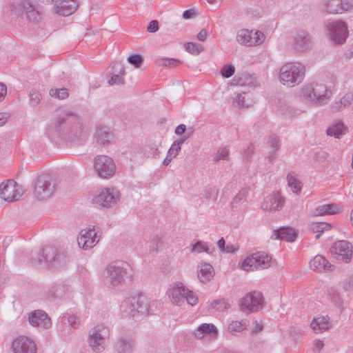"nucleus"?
I'll use <instances>...</instances> for the list:
<instances>
[{"label":"nucleus","instance_id":"1","mask_svg":"<svg viewBox=\"0 0 353 353\" xmlns=\"http://www.w3.org/2000/svg\"><path fill=\"white\" fill-rule=\"evenodd\" d=\"M46 134L52 141H74L83 134V122L76 113L61 108L57 110L55 117L46 128Z\"/></svg>","mask_w":353,"mask_h":353},{"label":"nucleus","instance_id":"2","mask_svg":"<svg viewBox=\"0 0 353 353\" xmlns=\"http://www.w3.org/2000/svg\"><path fill=\"white\" fill-rule=\"evenodd\" d=\"M130 276V267L123 261L110 263L105 270V283L110 288L121 285L125 279Z\"/></svg>","mask_w":353,"mask_h":353},{"label":"nucleus","instance_id":"3","mask_svg":"<svg viewBox=\"0 0 353 353\" xmlns=\"http://www.w3.org/2000/svg\"><path fill=\"white\" fill-rule=\"evenodd\" d=\"M303 97L312 103L323 105L327 103L332 92L322 83L312 82L302 88Z\"/></svg>","mask_w":353,"mask_h":353},{"label":"nucleus","instance_id":"4","mask_svg":"<svg viewBox=\"0 0 353 353\" xmlns=\"http://www.w3.org/2000/svg\"><path fill=\"white\" fill-rule=\"evenodd\" d=\"M305 73V69L302 64L288 63L281 67L279 77L283 84L292 87L303 81Z\"/></svg>","mask_w":353,"mask_h":353},{"label":"nucleus","instance_id":"5","mask_svg":"<svg viewBox=\"0 0 353 353\" xmlns=\"http://www.w3.org/2000/svg\"><path fill=\"white\" fill-rule=\"evenodd\" d=\"M55 190V181L48 174L39 175L34 183V194L39 200L50 198Z\"/></svg>","mask_w":353,"mask_h":353},{"label":"nucleus","instance_id":"6","mask_svg":"<svg viewBox=\"0 0 353 353\" xmlns=\"http://www.w3.org/2000/svg\"><path fill=\"white\" fill-rule=\"evenodd\" d=\"M110 336L109 328L104 325H97L90 330L88 342L94 352H102L105 349V340Z\"/></svg>","mask_w":353,"mask_h":353},{"label":"nucleus","instance_id":"7","mask_svg":"<svg viewBox=\"0 0 353 353\" xmlns=\"http://www.w3.org/2000/svg\"><path fill=\"white\" fill-rule=\"evenodd\" d=\"M123 312L130 316L136 314H145L148 312V304L144 296L139 294L125 299L121 305Z\"/></svg>","mask_w":353,"mask_h":353},{"label":"nucleus","instance_id":"8","mask_svg":"<svg viewBox=\"0 0 353 353\" xmlns=\"http://www.w3.org/2000/svg\"><path fill=\"white\" fill-rule=\"evenodd\" d=\"M94 168L100 178L110 179L115 173L116 165L111 157L98 155L94 158Z\"/></svg>","mask_w":353,"mask_h":353},{"label":"nucleus","instance_id":"9","mask_svg":"<svg viewBox=\"0 0 353 353\" xmlns=\"http://www.w3.org/2000/svg\"><path fill=\"white\" fill-rule=\"evenodd\" d=\"M271 258L265 253H254L242 262L241 268L247 272L264 270L270 266Z\"/></svg>","mask_w":353,"mask_h":353},{"label":"nucleus","instance_id":"10","mask_svg":"<svg viewBox=\"0 0 353 353\" xmlns=\"http://www.w3.org/2000/svg\"><path fill=\"white\" fill-rule=\"evenodd\" d=\"M325 30L330 38L336 43H343L347 37V27L343 21H327L325 23Z\"/></svg>","mask_w":353,"mask_h":353},{"label":"nucleus","instance_id":"11","mask_svg":"<svg viewBox=\"0 0 353 353\" xmlns=\"http://www.w3.org/2000/svg\"><path fill=\"white\" fill-rule=\"evenodd\" d=\"M32 261L36 265H40L42 263H50L54 262L59 265H62L63 262L66 260L63 254L58 253L57 248L47 245L41 250L39 256L37 259H32Z\"/></svg>","mask_w":353,"mask_h":353},{"label":"nucleus","instance_id":"12","mask_svg":"<svg viewBox=\"0 0 353 353\" xmlns=\"http://www.w3.org/2000/svg\"><path fill=\"white\" fill-rule=\"evenodd\" d=\"M120 192L115 188H105L93 199L97 207L110 208L120 199Z\"/></svg>","mask_w":353,"mask_h":353},{"label":"nucleus","instance_id":"13","mask_svg":"<svg viewBox=\"0 0 353 353\" xmlns=\"http://www.w3.org/2000/svg\"><path fill=\"white\" fill-rule=\"evenodd\" d=\"M263 296L259 292L248 293L239 301V307L243 312H255L262 309Z\"/></svg>","mask_w":353,"mask_h":353},{"label":"nucleus","instance_id":"14","mask_svg":"<svg viewBox=\"0 0 353 353\" xmlns=\"http://www.w3.org/2000/svg\"><path fill=\"white\" fill-rule=\"evenodd\" d=\"M23 193L22 187L14 180H8L0 185V197L6 201H17Z\"/></svg>","mask_w":353,"mask_h":353},{"label":"nucleus","instance_id":"15","mask_svg":"<svg viewBox=\"0 0 353 353\" xmlns=\"http://www.w3.org/2000/svg\"><path fill=\"white\" fill-rule=\"evenodd\" d=\"M345 291L339 288L333 287L327 289V300L336 307L342 313L348 305V301L345 297Z\"/></svg>","mask_w":353,"mask_h":353},{"label":"nucleus","instance_id":"16","mask_svg":"<svg viewBox=\"0 0 353 353\" xmlns=\"http://www.w3.org/2000/svg\"><path fill=\"white\" fill-rule=\"evenodd\" d=\"M14 353H36L37 345L30 338L20 336L16 338L12 343Z\"/></svg>","mask_w":353,"mask_h":353},{"label":"nucleus","instance_id":"17","mask_svg":"<svg viewBox=\"0 0 353 353\" xmlns=\"http://www.w3.org/2000/svg\"><path fill=\"white\" fill-rule=\"evenodd\" d=\"M285 202V198L281 195L279 192H274L264 198L261 208L265 211H278L283 207Z\"/></svg>","mask_w":353,"mask_h":353},{"label":"nucleus","instance_id":"18","mask_svg":"<svg viewBox=\"0 0 353 353\" xmlns=\"http://www.w3.org/2000/svg\"><path fill=\"white\" fill-rule=\"evenodd\" d=\"M331 252L338 255V259L349 263L352 256V245L347 241H339L331 247Z\"/></svg>","mask_w":353,"mask_h":353},{"label":"nucleus","instance_id":"19","mask_svg":"<svg viewBox=\"0 0 353 353\" xmlns=\"http://www.w3.org/2000/svg\"><path fill=\"white\" fill-rule=\"evenodd\" d=\"M99 240L94 229L82 230L77 237V243L80 248L89 250L92 248L99 242Z\"/></svg>","mask_w":353,"mask_h":353},{"label":"nucleus","instance_id":"20","mask_svg":"<svg viewBox=\"0 0 353 353\" xmlns=\"http://www.w3.org/2000/svg\"><path fill=\"white\" fill-rule=\"evenodd\" d=\"M135 341L129 336H119L113 345L115 353H133Z\"/></svg>","mask_w":353,"mask_h":353},{"label":"nucleus","instance_id":"21","mask_svg":"<svg viewBox=\"0 0 353 353\" xmlns=\"http://www.w3.org/2000/svg\"><path fill=\"white\" fill-rule=\"evenodd\" d=\"M325 11L330 14H341L353 10V2L343 0H328L325 4Z\"/></svg>","mask_w":353,"mask_h":353},{"label":"nucleus","instance_id":"22","mask_svg":"<svg viewBox=\"0 0 353 353\" xmlns=\"http://www.w3.org/2000/svg\"><path fill=\"white\" fill-rule=\"evenodd\" d=\"M94 137L97 143L103 146H108L113 143L114 141V132L106 125L98 126Z\"/></svg>","mask_w":353,"mask_h":353},{"label":"nucleus","instance_id":"23","mask_svg":"<svg viewBox=\"0 0 353 353\" xmlns=\"http://www.w3.org/2000/svg\"><path fill=\"white\" fill-rule=\"evenodd\" d=\"M28 320L30 323L34 327H41L48 329L51 325L50 319L48 317L47 314L42 310H35L32 312Z\"/></svg>","mask_w":353,"mask_h":353},{"label":"nucleus","instance_id":"24","mask_svg":"<svg viewBox=\"0 0 353 353\" xmlns=\"http://www.w3.org/2000/svg\"><path fill=\"white\" fill-rule=\"evenodd\" d=\"M311 39L307 32L301 30L294 37V46L296 50L303 52L311 46Z\"/></svg>","mask_w":353,"mask_h":353},{"label":"nucleus","instance_id":"25","mask_svg":"<svg viewBox=\"0 0 353 353\" xmlns=\"http://www.w3.org/2000/svg\"><path fill=\"white\" fill-rule=\"evenodd\" d=\"M310 267L314 271L318 272H331L334 270V266L330 263L321 255L315 256L310 261Z\"/></svg>","mask_w":353,"mask_h":353},{"label":"nucleus","instance_id":"26","mask_svg":"<svg viewBox=\"0 0 353 353\" xmlns=\"http://www.w3.org/2000/svg\"><path fill=\"white\" fill-rule=\"evenodd\" d=\"M187 292V288L181 283L168 291L169 297L172 299L173 303L180 305L184 302L185 293Z\"/></svg>","mask_w":353,"mask_h":353},{"label":"nucleus","instance_id":"27","mask_svg":"<svg viewBox=\"0 0 353 353\" xmlns=\"http://www.w3.org/2000/svg\"><path fill=\"white\" fill-rule=\"evenodd\" d=\"M78 4L74 0H62L55 8L56 12L64 17L72 14L77 8Z\"/></svg>","mask_w":353,"mask_h":353},{"label":"nucleus","instance_id":"28","mask_svg":"<svg viewBox=\"0 0 353 353\" xmlns=\"http://www.w3.org/2000/svg\"><path fill=\"white\" fill-rule=\"evenodd\" d=\"M298 232L291 227H281L274 231L275 239L283 240L289 242L295 241Z\"/></svg>","mask_w":353,"mask_h":353},{"label":"nucleus","instance_id":"29","mask_svg":"<svg viewBox=\"0 0 353 353\" xmlns=\"http://www.w3.org/2000/svg\"><path fill=\"white\" fill-rule=\"evenodd\" d=\"M195 337L202 339L204 335L209 334L215 337L218 334L216 327L212 323H202L194 332Z\"/></svg>","mask_w":353,"mask_h":353},{"label":"nucleus","instance_id":"30","mask_svg":"<svg viewBox=\"0 0 353 353\" xmlns=\"http://www.w3.org/2000/svg\"><path fill=\"white\" fill-rule=\"evenodd\" d=\"M113 75L111 79L108 81L110 85H115V84H123L124 79L123 76L124 75L125 71L124 66L121 64V62H116L114 63L112 67Z\"/></svg>","mask_w":353,"mask_h":353},{"label":"nucleus","instance_id":"31","mask_svg":"<svg viewBox=\"0 0 353 353\" xmlns=\"http://www.w3.org/2000/svg\"><path fill=\"white\" fill-rule=\"evenodd\" d=\"M214 276V268L208 263H202L198 267V278L201 282L205 283L210 281Z\"/></svg>","mask_w":353,"mask_h":353},{"label":"nucleus","instance_id":"32","mask_svg":"<svg viewBox=\"0 0 353 353\" xmlns=\"http://www.w3.org/2000/svg\"><path fill=\"white\" fill-rule=\"evenodd\" d=\"M329 319L328 316H319L315 318L311 322L310 327L314 332L321 333L329 328Z\"/></svg>","mask_w":353,"mask_h":353},{"label":"nucleus","instance_id":"33","mask_svg":"<svg viewBox=\"0 0 353 353\" xmlns=\"http://www.w3.org/2000/svg\"><path fill=\"white\" fill-rule=\"evenodd\" d=\"M33 9H34V6L30 0H22L18 4L12 3L10 5V10L16 14H20L21 12L27 14Z\"/></svg>","mask_w":353,"mask_h":353},{"label":"nucleus","instance_id":"34","mask_svg":"<svg viewBox=\"0 0 353 353\" xmlns=\"http://www.w3.org/2000/svg\"><path fill=\"white\" fill-rule=\"evenodd\" d=\"M270 149L268 153V159L270 161H272L277 156V152L280 148L279 139L275 136H271L268 141Z\"/></svg>","mask_w":353,"mask_h":353},{"label":"nucleus","instance_id":"35","mask_svg":"<svg viewBox=\"0 0 353 353\" xmlns=\"http://www.w3.org/2000/svg\"><path fill=\"white\" fill-rule=\"evenodd\" d=\"M346 131L343 123L339 121L330 127L326 132L328 136H333L336 139H339L343 134L346 133Z\"/></svg>","mask_w":353,"mask_h":353},{"label":"nucleus","instance_id":"36","mask_svg":"<svg viewBox=\"0 0 353 353\" xmlns=\"http://www.w3.org/2000/svg\"><path fill=\"white\" fill-rule=\"evenodd\" d=\"M339 212L337 204H326L316 208L315 214L317 216H323L326 214H334Z\"/></svg>","mask_w":353,"mask_h":353},{"label":"nucleus","instance_id":"37","mask_svg":"<svg viewBox=\"0 0 353 353\" xmlns=\"http://www.w3.org/2000/svg\"><path fill=\"white\" fill-rule=\"evenodd\" d=\"M236 40L241 44L252 46L253 39L251 32L248 30H241L236 35Z\"/></svg>","mask_w":353,"mask_h":353},{"label":"nucleus","instance_id":"38","mask_svg":"<svg viewBox=\"0 0 353 353\" xmlns=\"http://www.w3.org/2000/svg\"><path fill=\"white\" fill-rule=\"evenodd\" d=\"M330 228L331 225L324 222L312 223L310 225V230L314 233H317L315 236L316 239L320 238L324 230H330Z\"/></svg>","mask_w":353,"mask_h":353},{"label":"nucleus","instance_id":"39","mask_svg":"<svg viewBox=\"0 0 353 353\" xmlns=\"http://www.w3.org/2000/svg\"><path fill=\"white\" fill-rule=\"evenodd\" d=\"M247 327V323L246 321L242 320V321H234L231 322L228 325V331L230 334L233 335H236V333L241 332L245 330Z\"/></svg>","mask_w":353,"mask_h":353},{"label":"nucleus","instance_id":"40","mask_svg":"<svg viewBox=\"0 0 353 353\" xmlns=\"http://www.w3.org/2000/svg\"><path fill=\"white\" fill-rule=\"evenodd\" d=\"M288 183L291 190L296 194H299L301 190V183L291 174L287 176Z\"/></svg>","mask_w":353,"mask_h":353},{"label":"nucleus","instance_id":"41","mask_svg":"<svg viewBox=\"0 0 353 353\" xmlns=\"http://www.w3.org/2000/svg\"><path fill=\"white\" fill-rule=\"evenodd\" d=\"M181 147L179 145H174V142L172 144L170 148L169 149L167 156L163 161V164L164 165H168V164L171 162L172 159L174 158L181 150Z\"/></svg>","mask_w":353,"mask_h":353},{"label":"nucleus","instance_id":"42","mask_svg":"<svg viewBox=\"0 0 353 353\" xmlns=\"http://www.w3.org/2000/svg\"><path fill=\"white\" fill-rule=\"evenodd\" d=\"M184 47L187 52L194 55H197L203 50V46L202 45L193 42L185 43Z\"/></svg>","mask_w":353,"mask_h":353},{"label":"nucleus","instance_id":"43","mask_svg":"<svg viewBox=\"0 0 353 353\" xmlns=\"http://www.w3.org/2000/svg\"><path fill=\"white\" fill-rule=\"evenodd\" d=\"M49 94L50 97L59 99H65L69 96L68 90L65 88L59 89L52 88L49 91Z\"/></svg>","mask_w":353,"mask_h":353},{"label":"nucleus","instance_id":"44","mask_svg":"<svg viewBox=\"0 0 353 353\" xmlns=\"http://www.w3.org/2000/svg\"><path fill=\"white\" fill-rule=\"evenodd\" d=\"M249 94L245 92L236 94L235 101L237 105L241 108H248L250 106Z\"/></svg>","mask_w":353,"mask_h":353},{"label":"nucleus","instance_id":"45","mask_svg":"<svg viewBox=\"0 0 353 353\" xmlns=\"http://www.w3.org/2000/svg\"><path fill=\"white\" fill-rule=\"evenodd\" d=\"M219 189L216 188V187L210 186L206 187L202 192V195L205 199H206L207 200H210L213 196L214 201L217 199Z\"/></svg>","mask_w":353,"mask_h":353},{"label":"nucleus","instance_id":"46","mask_svg":"<svg viewBox=\"0 0 353 353\" xmlns=\"http://www.w3.org/2000/svg\"><path fill=\"white\" fill-rule=\"evenodd\" d=\"M192 252L201 253L202 252H207L210 254V248L207 245L206 243L203 241L198 240L194 244L192 245V248L191 249Z\"/></svg>","mask_w":353,"mask_h":353},{"label":"nucleus","instance_id":"47","mask_svg":"<svg viewBox=\"0 0 353 353\" xmlns=\"http://www.w3.org/2000/svg\"><path fill=\"white\" fill-rule=\"evenodd\" d=\"M29 97V104L32 107H36L42 99L40 92L36 90H31L30 91Z\"/></svg>","mask_w":353,"mask_h":353},{"label":"nucleus","instance_id":"48","mask_svg":"<svg viewBox=\"0 0 353 353\" xmlns=\"http://www.w3.org/2000/svg\"><path fill=\"white\" fill-rule=\"evenodd\" d=\"M230 150L228 146L220 148L216 154L214 160L217 162L221 159L229 160Z\"/></svg>","mask_w":353,"mask_h":353},{"label":"nucleus","instance_id":"49","mask_svg":"<svg viewBox=\"0 0 353 353\" xmlns=\"http://www.w3.org/2000/svg\"><path fill=\"white\" fill-rule=\"evenodd\" d=\"M127 61L135 68H139L143 63V58L141 55L133 54L128 57Z\"/></svg>","mask_w":353,"mask_h":353},{"label":"nucleus","instance_id":"50","mask_svg":"<svg viewBox=\"0 0 353 353\" xmlns=\"http://www.w3.org/2000/svg\"><path fill=\"white\" fill-rule=\"evenodd\" d=\"M181 61L179 59H175L163 58L161 59L158 60V65L159 66L174 68L179 65Z\"/></svg>","mask_w":353,"mask_h":353},{"label":"nucleus","instance_id":"51","mask_svg":"<svg viewBox=\"0 0 353 353\" xmlns=\"http://www.w3.org/2000/svg\"><path fill=\"white\" fill-rule=\"evenodd\" d=\"M186 301L188 304L194 305L198 302V297L194 292L187 288V292H185L184 296V301Z\"/></svg>","mask_w":353,"mask_h":353},{"label":"nucleus","instance_id":"52","mask_svg":"<svg viewBox=\"0 0 353 353\" xmlns=\"http://www.w3.org/2000/svg\"><path fill=\"white\" fill-rule=\"evenodd\" d=\"M194 131V130L193 127L188 128L187 132H185L180 139L174 141V145H179L181 148V145L192 136Z\"/></svg>","mask_w":353,"mask_h":353},{"label":"nucleus","instance_id":"53","mask_svg":"<svg viewBox=\"0 0 353 353\" xmlns=\"http://www.w3.org/2000/svg\"><path fill=\"white\" fill-rule=\"evenodd\" d=\"M235 72V68L232 65H225L221 70V74L224 78H230Z\"/></svg>","mask_w":353,"mask_h":353},{"label":"nucleus","instance_id":"54","mask_svg":"<svg viewBox=\"0 0 353 353\" xmlns=\"http://www.w3.org/2000/svg\"><path fill=\"white\" fill-rule=\"evenodd\" d=\"M228 304L224 300H215L211 303L212 308L219 311H224L228 309Z\"/></svg>","mask_w":353,"mask_h":353},{"label":"nucleus","instance_id":"55","mask_svg":"<svg viewBox=\"0 0 353 353\" xmlns=\"http://www.w3.org/2000/svg\"><path fill=\"white\" fill-rule=\"evenodd\" d=\"M340 101L343 102V105L345 108L349 106L353 102V94L350 92L347 93L340 99Z\"/></svg>","mask_w":353,"mask_h":353},{"label":"nucleus","instance_id":"56","mask_svg":"<svg viewBox=\"0 0 353 353\" xmlns=\"http://www.w3.org/2000/svg\"><path fill=\"white\" fill-rule=\"evenodd\" d=\"M27 19L29 21L36 22L40 19L39 13L35 10V8L26 14Z\"/></svg>","mask_w":353,"mask_h":353},{"label":"nucleus","instance_id":"57","mask_svg":"<svg viewBox=\"0 0 353 353\" xmlns=\"http://www.w3.org/2000/svg\"><path fill=\"white\" fill-rule=\"evenodd\" d=\"M68 322L70 324V325L74 329H77L80 324L79 319L74 315L69 316L68 317Z\"/></svg>","mask_w":353,"mask_h":353},{"label":"nucleus","instance_id":"58","mask_svg":"<svg viewBox=\"0 0 353 353\" xmlns=\"http://www.w3.org/2000/svg\"><path fill=\"white\" fill-rule=\"evenodd\" d=\"M263 37H264V34H263V33L262 32L256 31L254 33V37H252V39H253V41H252L253 46H256V45L261 44L263 41Z\"/></svg>","mask_w":353,"mask_h":353},{"label":"nucleus","instance_id":"59","mask_svg":"<svg viewBox=\"0 0 353 353\" xmlns=\"http://www.w3.org/2000/svg\"><path fill=\"white\" fill-rule=\"evenodd\" d=\"M248 194V191L245 189H242L239 192V193L234 196L233 199V203H240L242 200H243Z\"/></svg>","mask_w":353,"mask_h":353},{"label":"nucleus","instance_id":"60","mask_svg":"<svg viewBox=\"0 0 353 353\" xmlns=\"http://www.w3.org/2000/svg\"><path fill=\"white\" fill-rule=\"evenodd\" d=\"M345 108V106H343V102L341 101L340 100L335 101L330 106V109L332 112H340V111L344 110Z\"/></svg>","mask_w":353,"mask_h":353},{"label":"nucleus","instance_id":"61","mask_svg":"<svg viewBox=\"0 0 353 353\" xmlns=\"http://www.w3.org/2000/svg\"><path fill=\"white\" fill-rule=\"evenodd\" d=\"M254 152V147L252 144H250L247 149L244 151L243 157L245 159H250L252 158Z\"/></svg>","mask_w":353,"mask_h":353},{"label":"nucleus","instance_id":"62","mask_svg":"<svg viewBox=\"0 0 353 353\" xmlns=\"http://www.w3.org/2000/svg\"><path fill=\"white\" fill-rule=\"evenodd\" d=\"M281 111H283L284 114L289 116H295L298 114L299 112L298 110L292 106H285L283 109L281 110Z\"/></svg>","mask_w":353,"mask_h":353},{"label":"nucleus","instance_id":"63","mask_svg":"<svg viewBox=\"0 0 353 353\" xmlns=\"http://www.w3.org/2000/svg\"><path fill=\"white\" fill-rule=\"evenodd\" d=\"M328 157V154L324 151H320L315 153L314 159L319 162H323Z\"/></svg>","mask_w":353,"mask_h":353},{"label":"nucleus","instance_id":"64","mask_svg":"<svg viewBox=\"0 0 353 353\" xmlns=\"http://www.w3.org/2000/svg\"><path fill=\"white\" fill-rule=\"evenodd\" d=\"M159 30V23L157 20H152L150 22L147 30L149 32H156Z\"/></svg>","mask_w":353,"mask_h":353}]
</instances>
